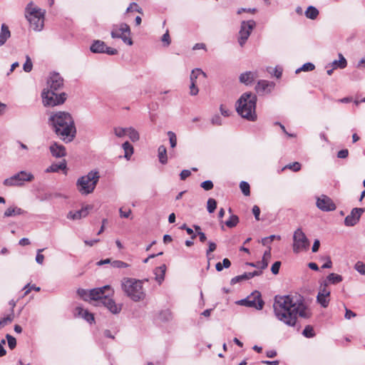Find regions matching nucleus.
Returning <instances> with one entry per match:
<instances>
[{"label": "nucleus", "instance_id": "3", "mask_svg": "<svg viewBox=\"0 0 365 365\" xmlns=\"http://www.w3.org/2000/svg\"><path fill=\"white\" fill-rule=\"evenodd\" d=\"M257 96L251 92L242 94L236 103V110L243 118L249 121H256L257 115L256 113Z\"/></svg>", "mask_w": 365, "mask_h": 365}, {"label": "nucleus", "instance_id": "62", "mask_svg": "<svg viewBox=\"0 0 365 365\" xmlns=\"http://www.w3.org/2000/svg\"><path fill=\"white\" fill-rule=\"evenodd\" d=\"M191 175V172L189 170H182L180 174V178L181 180H185L187 178H188Z\"/></svg>", "mask_w": 365, "mask_h": 365}, {"label": "nucleus", "instance_id": "51", "mask_svg": "<svg viewBox=\"0 0 365 365\" xmlns=\"http://www.w3.org/2000/svg\"><path fill=\"white\" fill-rule=\"evenodd\" d=\"M111 266L115 268H126L128 267V264L120 261V260H114L111 262Z\"/></svg>", "mask_w": 365, "mask_h": 365}, {"label": "nucleus", "instance_id": "15", "mask_svg": "<svg viewBox=\"0 0 365 365\" xmlns=\"http://www.w3.org/2000/svg\"><path fill=\"white\" fill-rule=\"evenodd\" d=\"M364 211V208H354L351 211V213L345 217L344 225L348 227H351L356 225Z\"/></svg>", "mask_w": 365, "mask_h": 365}, {"label": "nucleus", "instance_id": "64", "mask_svg": "<svg viewBox=\"0 0 365 365\" xmlns=\"http://www.w3.org/2000/svg\"><path fill=\"white\" fill-rule=\"evenodd\" d=\"M349 155V150L347 149H343L338 152L337 157L339 158H346Z\"/></svg>", "mask_w": 365, "mask_h": 365}, {"label": "nucleus", "instance_id": "4", "mask_svg": "<svg viewBox=\"0 0 365 365\" xmlns=\"http://www.w3.org/2000/svg\"><path fill=\"white\" fill-rule=\"evenodd\" d=\"M113 294L110 286L105 285L102 287L94 288L90 290L91 299L101 300V303L113 314H118L121 310V307L117 305L109 296Z\"/></svg>", "mask_w": 365, "mask_h": 365}, {"label": "nucleus", "instance_id": "28", "mask_svg": "<svg viewBox=\"0 0 365 365\" xmlns=\"http://www.w3.org/2000/svg\"><path fill=\"white\" fill-rule=\"evenodd\" d=\"M342 280H343V277L340 274H335V273H331L327 277V279L324 281L327 282V284H336L342 282Z\"/></svg>", "mask_w": 365, "mask_h": 365}, {"label": "nucleus", "instance_id": "34", "mask_svg": "<svg viewBox=\"0 0 365 365\" xmlns=\"http://www.w3.org/2000/svg\"><path fill=\"white\" fill-rule=\"evenodd\" d=\"M126 135H128L129 138L133 141L135 142L138 141L140 138L138 132L133 128L130 127L127 128V133Z\"/></svg>", "mask_w": 365, "mask_h": 365}, {"label": "nucleus", "instance_id": "13", "mask_svg": "<svg viewBox=\"0 0 365 365\" xmlns=\"http://www.w3.org/2000/svg\"><path fill=\"white\" fill-rule=\"evenodd\" d=\"M255 26L256 22L254 20L241 22L238 37V43L241 47L244 46Z\"/></svg>", "mask_w": 365, "mask_h": 365}, {"label": "nucleus", "instance_id": "19", "mask_svg": "<svg viewBox=\"0 0 365 365\" xmlns=\"http://www.w3.org/2000/svg\"><path fill=\"white\" fill-rule=\"evenodd\" d=\"M49 150L52 156L57 158L64 157L66 155V148L57 143H52L49 147Z\"/></svg>", "mask_w": 365, "mask_h": 365}, {"label": "nucleus", "instance_id": "24", "mask_svg": "<svg viewBox=\"0 0 365 365\" xmlns=\"http://www.w3.org/2000/svg\"><path fill=\"white\" fill-rule=\"evenodd\" d=\"M26 212L20 207L14 206L8 207L4 213V217H9L16 215H24Z\"/></svg>", "mask_w": 365, "mask_h": 365}, {"label": "nucleus", "instance_id": "22", "mask_svg": "<svg viewBox=\"0 0 365 365\" xmlns=\"http://www.w3.org/2000/svg\"><path fill=\"white\" fill-rule=\"evenodd\" d=\"M76 314H77L79 317H81L90 324L94 322L93 314L90 313L87 309H84L82 307H77L76 308Z\"/></svg>", "mask_w": 365, "mask_h": 365}, {"label": "nucleus", "instance_id": "16", "mask_svg": "<svg viewBox=\"0 0 365 365\" xmlns=\"http://www.w3.org/2000/svg\"><path fill=\"white\" fill-rule=\"evenodd\" d=\"M317 207L324 212L333 211L336 209V205L333 200L327 195H322L317 200Z\"/></svg>", "mask_w": 365, "mask_h": 365}, {"label": "nucleus", "instance_id": "32", "mask_svg": "<svg viewBox=\"0 0 365 365\" xmlns=\"http://www.w3.org/2000/svg\"><path fill=\"white\" fill-rule=\"evenodd\" d=\"M200 75H202L204 78L207 77V75L200 68H195L191 71L190 79V83L193 82L196 83V79Z\"/></svg>", "mask_w": 365, "mask_h": 365}, {"label": "nucleus", "instance_id": "17", "mask_svg": "<svg viewBox=\"0 0 365 365\" xmlns=\"http://www.w3.org/2000/svg\"><path fill=\"white\" fill-rule=\"evenodd\" d=\"M93 206L91 205H86L85 207H83L81 210L77 211H70L67 215V218L76 220H80L82 217H86L89 211L92 210Z\"/></svg>", "mask_w": 365, "mask_h": 365}, {"label": "nucleus", "instance_id": "2", "mask_svg": "<svg viewBox=\"0 0 365 365\" xmlns=\"http://www.w3.org/2000/svg\"><path fill=\"white\" fill-rule=\"evenodd\" d=\"M48 125L55 133L65 143L71 142L76 133L71 115L65 111L52 113L48 118Z\"/></svg>", "mask_w": 365, "mask_h": 365}, {"label": "nucleus", "instance_id": "38", "mask_svg": "<svg viewBox=\"0 0 365 365\" xmlns=\"http://www.w3.org/2000/svg\"><path fill=\"white\" fill-rule=\"evenodd\" d=\"M302 334L307 338H312L315 336V332L311 325H307L304 327Z\"/></svg>", "mask_w": 365, "mask_h": 365}, {"label": "nucleus", "instance_id": "21", "mask_svg": "<svg viewBox=\"0 0 365 365\" xmlns=\"http://www.w3.org/2000/svg\"><path fill=\"white\" fill-rule=\"evenodd\" d=\"M257 77L255 72L247 71L241 73L240 76V81L245 85L251 84L255 79Z\"/></svg>", "mask_w": 365, "mask_h": 365}, {"label": "nucleus", "instance_id": "54", "mask_svg": "<svg viewBox=\"0 0 365 365\" xmlns=\"http://www.w3.org/2000/svg\"><path fill=\"white\" fill-rule=\"evenodd\" d=\"M24 290H25V292H24V296H25V295H27L31 290H35L37 292L40 291V287H36L35 284L30 285V284H27L24 287Z\"/></svg>", "mask_w": 365, "mask_h": 365}, {"label": "nucleus", "instance_id": "45", "mask_svg": "<svg viewBox=\"0 0 365 365\" xmlns=\"http://www.w3.org/2000/svg\"><path fill=\"white\" fill-rule=\"evenodd\" d=\"M113 133L115 135V136L118 138H123L127 133V128H123L121 127H115L113 128Z\"/></svg>", "mask_w": 365, "mask_h": 365}, {"label": "nucleus", "instance_id": "36", "mask_svg": "<svg viewBox=\"0 0 365 365\" xmlns=\"http://www.w3.org/2000/svg\"><path fill=\"white\" fill-rule=\"evenodd\" d=\"M328 284L327 281H323L320 283V287L318 294L330 297V290L327 288Z\"/></svg>", "mask_w": 365, "mask_h": 365}, {"label": "nucleus", "instance_id": "63", "mask_svg": "<svg viewBox=\"0 0 365 365\" xmlns=\"http://www.w3.org/2000/svg\"><path fill=\"white\" fill-rule=\"evenodd\" d=\"M252 213L257 220H259L260 209L257 205H254L252 207Z\"/></svg>", "mask_w": 365, "mask_h": 365}, {"label": "nucleus", "instance_id": "37", "mask_svg": "<svg viewBox=\"0 0 365 365\" xmlns=\"http://www.w3.org/2000/svg\"><path fill=\"white\" fill-rule=\"evenodd\" d=\"M239 222V217L235 215H232L230 217L229 220L225 222L226 226H227L230 228L235 227Z\"/></svg>", "mask_w": 365, "mask_h": 365}, {"label": "nucleus", "instance_id": "31", "mask_svg": "<svg viewBox=\"0 0 365 365\" xmlns=\"http://www.w3.org/2000/svg\"><path fill=\"white\" fill-rule=\"evenodd\" d=\"M122 147H123V148L124 150V152H125L124 157L127 160H129L130 158V156L133 153V145L130 143L126 141L124 143H123Z\"/></svg>", "mask_w": 365, "mask_h": 365}, {"label": "nucleus", "instance_id": "52", "mask_svg": "<svg viewBox=\"0 0 365 365\" xmlns=\"http://www.w3.org/2000/svg\"><path fill=\"white\" fill-rule=\"evenodd\" d=\"M200 187L202 188H203L205 190L208 191V190H212L213 188L214 185H213L212 181H211L210 180H205V181L202 182L200 184Z\"/></svg>", "mask_w": 365, "mask_h": 365}, {"label": "nucleus", "instance_id": "6", "mask_svg": "<svg viewBox=\"0 0 365 365\" xmlns=\"http://www.w3.org/2000/svg\"><path fill=\"white\" fill-rule=\"evenodd\" d=\"M122 288L126 295L134 302H138L145 297L140 280L132 278L124 279L122 282Z\"/></svg>", "mask_w": 365, "mask_h": 365}, {"label": "nucleus", "instance_id": "60", "mask_svg": "<svg viewBox=\"0 0 365 365\" xmlns=\"http://www.w3.org/2000/svg\"><path fill=\"white\" fill-rule=\"evenodd\" d=\"M211 123L214 125H221L222 118L219 115H215L211 118Z\"/></svg>", "mask_w": 365, "mask_h": 365}, {"label": "nucleus", "instance_id": "49", "mask_svg": "<svg viewBox=\"0 0 365 365\" xmlns=\"http://www.w3.org/2000/svg\"><path fill=\"white\" fill-rule=\"evenodd\" d=\"M14 316L13 313L7 315L6 317L0 318V324H1L2 327H4L9 323H11L14 320Z\"/></svg>", "mask_w": 365, "mask_h": 365}, {"label": "nucleus", "instance_id": "10", "mask_svg": "<svg viewBox=\"0 0 365 365\" xmlns=\"http://www.w3.org/2000/svg\"><path fill=\"white\" fill-rule=\"evenodd\" d=\"M310 245L309 240L301 228H297L293 234V252L296 254L307 251Z\"/></svg>", "mask_w": 365, "mask_h": 365}, {"label": "nucleus", "instance_id": "14", "mask_svg": "<svg viewBox=\"0 0 365 365\" xmlns=\"http://www.w3.org/2000/svg\"><path fill=\"white\" fill-rule=\"evenodd\" d=\"M63 86V79L58 73L51 74L47 80V88L46 89L57 91Z\"/></svg>", "mask_w": 365, "mask_h": 365}, {"label": "nucleus", "instance_id": "47", "mask_svg": "<svg viewBox=\"0 0 365 365\" xmlns=\"http://www.w3.org/2000/svg\"><path fill=\"white\" fill-rule=\"evenodd\" d=\"M168 135L169 137V141L171 148H175L177 145V137L173 131H168Z\"/></svg>", "mask_w": 365, "mask_h": 365}, {"label": "nucleus", "instance_id": "39", "mask_svg": "<svg viewBox=\"0 0 365 365\" xmlns=\"http://www.w3.org/2000/svg\"><path fill=\"white\" fill-rule=\"evenodd\" d=\"M240 188L244 195L249 196L250 195V187L248 182L245 181L240 182Z\"/></svg>", "mask_w": 365, "mask_h": 365}, {"label": "nucleus", "instance_id": "35", "mask_svg": "<svg viewBox=\"0 0 365 365\" xmlns=\"http://www.w3.org/2000/svg\"><path fill=\"white\" fill-rule=\"evenodd\" d=\"M317 301L322 307L326 308L329 306L330 298L328 296L317 294Z\"/></svg>", "mask_w": 365, "mask_h": 365}, {"label": "nucleus", "instance_id": "43", "mask_svg": "<svg viewBox=\"0 0 365 365\" xmlns=\"http://www.w3.org/2000/svg\"><path fill=\"white\" fill-rule=\"evenodd\" d=\"M285 169H289V170H292L294 172H297V171L300 170V169H301V164L299 163H298V162H294V163H289V164L285 165L282 168V170H284Z\"/></svg>", "mask_w": 365, "mask_h": 365}, {"label": "nucleus", "instance_id": "7", "mask_svg": "<svg viewBox=\"0 0 365 365\" xmlns=\"http://www.w3.org/2000/svg\"><path fill=\"white\" fill-rule=\"evenodd\" d=\"M45 11L34 6L30 2L26 7V18L29 21L31 27L36 31L43 29L44 25Z\"/></svg>", "mask_w": 365, "mask_h": 365}, {"label": "nucleus", "instance_id": "55", "mask_svg": "<svg viewBox=\"0 0 365 365\" xmlns=\"http://www.w3.org/2000/svg\"><path fill=\"white\" fill-rule=\"evenodd\" d=\"M77 293L81 298H83L85 300H86L88 297L91 299L90 291L88 292L87 290L83 289H78Z\"/></svg>", "mask_w": 365, "mask_h": 365}, {"label": "nucleus", "instance_id": "42", "mask_svg": "<svg viewBox=\"0 0 365 365\" xmlns=\"http://www.w3.org/2000/svg\"><path fill=\"white\" fill-rule=\"evenodd\" d=\"M217 207V202L213 198H209L207 202V209L209 213H212Z\"/></svg>", "mask_w": 365, "mask_h": 365}, {"label": "nucleus", "instance_id": "8", "mask_svg": "<svg viewBox=\"0 0 365 365\" xmlns=\"http://www.w3.org/2000/svg\"><path fill=\"white\" fill-rule=\"evenodd\" d=\"M66 93H61L58 94L56 91L43 89L41 93L42 101L44 106H56L63 104L66 100Z\"/></svg>", "mask_w": 365, "mask_h": 365}, {"label": "nucleus", "instance_id": "27", "mask_svg": "<svg viewBox=\"0 0 365 365\" xmlns=\"http://www.w3.org/2000/svg\"><path fill=\"white\" fill-rule=\"evenodd\" d=\"M158 158L161 164L165 165L168 163L167 150L164 145H160L158 149Z\"/></svg>", "mask_w": 365, "mask_h": 365}, {"label": "nucleus", "instance_id": "46", "mask_svg": "<svg viewBox=\"0 0 365 365\" xmlns=\"http://www.w3.org/2000/svg\"><path fill=\"white\" fill-rule=\"evenodd\" d=\"M354 269L361 274L365 275V264L361 261H358L355 265Z\"/></svg>", "mask_w": 365, "mask_h": 365}, {"label": "nucleus", "instance_id": "25", "mask_svg": "<svg viewBox=\"0 0 365 365\" xmlns=\"http://www.w3.org/2000/svg\"><path fill=\"white\" fill-rule=\"evenodd\" d=\"M166 271V265L162 264L160 267H158L154 270V274L155 275V280L159 283L161 284L162 282L164 280L165 274Z\"/></svg>", "mask_w": 365, "mask_h": 365}, {"label": "nucleus", "instance_id": "29", "mask_svg": "<svg viewBox=\"0 0 365 365\" xmlns=\"http://www.w3.org/2000/svg\"><path fill=\"white\" fill-rule=\"evenodd\" d=\"M339 61L334 60L331 63L333 69H335L336 68H344L346 67V66H347L346 60L341 53H339Z\"/></svg>", "mask_w": 365, "mask_h": 365}, {"label": "nucleus", "instance_id": "11", "mask_svg": "<svg viewBox=\"0 0 365 365\" xmlns=\"http://www.w3.org/2000/svg\"><path fill=\"white\" fill-rule=\"evenodd\" d=\"M130 34V26L125 23H122L118 26H113L110 32L113 38H121L124 43L131 46L133 45V41L129 37Z\"/></svg>", "mask_w": 365, "mask_h": 365}, {"label": "nucleus", "instance_id": "61", "mask_svg": "<svg viewBox=\"0 0 365 365\" xmlns=\"http://www.w3.org/2000/svg\"><path fill=\"white\" fill-rule=\"evenodd\" d=\"M190 89V93L191 96H196L199 92V90H198L197 87L196 86V83H195L193 82L191 83Z\"/></svg>", "mask_w": 365, "mask_h": 365}, {"label": "nucleus", "instance_id": "23", "mask_svg": "<svg viewBox=\"0 0 365 365\" xmlns=\"http://www.w3.org/2000/svg\"><path fill=\"white\" fill-rule=\"evenodd\" d=\"M105 48H106V43L100 40L94 41L90 47L91 51L94 53H103Z\"/></svg>", "mask_w": 365, "mask_h": 365}, {"label": "nucleus", "instance_id": "40", "mask_svg": "<svg viewBox=\"0 0 365 365\" xmlns=\"http://www.w3.org/2000/svg\"><path fill=\"white\" fill-rule=\"evenodd\" d=\"M315 68V66L312 63H306L302 67L297 68L296 70V73H298L301 71H312Z\"/></svg>", "mask_w": 365, "mask_h": 365}, {"label": "nucleus", "instance_id": "44", "mask_svg": "<svg viewBox=\"0 0 365 365\" xmlns=\"http://www.w3.org/2000/svg\"><path fill=\"white\" fill-rule=\"evenodd\" d=\"M281 240V237L279 235H272L269 237H264L262 239V244L263 245H267L268 244L271 243L274 240Z\"/></svg>", "mask_w": 365, "mask_h": 365}, {"label": "nucleus", "instance_id": "1", "mask_svg": "<svg viewBox=\"0 0 365 365\" xmlns=\"http://www.w3.org/2000/svg\"><path fill=\"white\" fill-rule=\"evenodd\" d=\"M276 318L289 327H294L297 317L309 319L312 312L301 295H277L273 303Z\"/></svg>", "mask_w": 365, "mask_h": 365}, {"label": "nucleus", "instance_id": "41", "mask_svg": "<svg viewBox=\"0 0 365 365\" xmlns=\"http://www.w3.org/2000/svg\"><path fill=\"white\" fill-rule=\"evenodd\" d=\"M248 279H249V277H248L247 272H245L244 274H242L241 275H238V276L233 277L230 281V284H235L242 281L248 280Z\"/></svg>", "mask_w": 365, "mask_h": 365}, {"label": "nucleus", "instance_id": "58", "mask_svg": "<svg viewBox=\"0 0 365 365\" xmlns=\"http://www.w3.org/2000/svg\"><path fill=\"white\" fill-rule=\"evenodd\" d=\"M280 266H281V262L279 261L275 262L272 265V267H271V271H272V274H277L279 273Z\"/></svg>", "mask_w": 365, "mask_h": 365}, {"label": "nucleus", "instance_id": "56", "mask_svg": "<svg viewBox=\"0 0 365 365\" xmlns=\"http://www.w3.org/2000/svg\"><path fill=\"white\" fill-rule=\"evenodd\" d=\"M161 41L165 43V46H168L170 44V37L168 31H167L162 36Z\"/></svg>", "mask_w": 365, "mask_h": 365}, {"label": "nucleus", "instance_id": "50", "mask_svg": "<svg viewBox=\"0 0 365 365\" xmlns=\"http://www.w3.org/2000/svg\"><path fill=\"white\" fill-rule=\"evenodd\" d=\"M26 62L24 63L23 68L26 72H30L32 70L33 64L29 56H26Z\"/></svg>", "mask_w": 365, "mask_h": 365}, {"label": "nucleus", "instance_id": "48", "mask_svg": "<svg viewBox=\"0 0 365 365\" xmlns=\"http://www.w3.org/2000/svg\"><path fill=\"white\" fill-rule=\"evenodd\" d=\"M6 339H7L9 347L11 349H14L16 346V339L9 334L6 335Z\"/></svg>", "mask_w": 365, "mask_h": 365}, {"label": "nucleus", "instance_id": "5", "mask_svg": "<svg viewBox=\"0 0 365 365\" xmlns=\"http://www.w3.org/2000/svg\"><path fill=\"white\" fill-rule=\"evenodd\" d=\"M100 179V175L97 170H91L87 175L81 176L76 181L78 191L82 195H88L92 193Z\"/></svg>", "mask_w": 365, "mask_h": 365}, {"label": "nucleus", "instance_id": "33", "mask_svg": "<svg viewBox=\"0 0 365 365\" xmlns=\"http://www.w3.org/2000/svg\"><path fill=\"white\" fill-rule=\"evenodd\" d=\"M66 168L65 163H53L46 169V172L56 173Z\"/></svg>", "mask_w": 365, "mask_h": 365}, {"label": "nucleus", "instance_id": "26", "mask_svg": "<svg viewBox=\"0 0 365 365\" xmlns=\"http://www.w3.org/2000/svg\"><path fill=\"white\" fill-rule=\"evenodd\" d=\"M11 33L7 26L2 24L0 32V46L4 45L10 37Z\"/></svg>", "mask_w": 365, "mask_h": 365}, {"label": "nucleus", "instance_id": "30", "mask_svg": "<svg viewBox=\"0 0 365 365\" xmlns=\"http://www.w3.org/2000/svg\"><path fill=\"white\" fill-rule=\"evenodd\" d=\"M319 15V11L317 8L313 6H309L305 11V16L307 18L314 20L317 18Z\"/></svg>", "mask_w": 365, "mask_h": 365}, {"label": "nucleus", "instance_id": "20", "mask_svg": "<svg viewBox=\"0 0 365 365\" xmlns=\"http://www.w3.org/2000/svg\"><path fill=\"white\" fill-rule=\"evenodd\" d=\"M273 87V83H270L265 80H260L258 81L255 89L257 93H269Z\"/></svg>", "mask_w": 365, "mask_h": 365}, {"label": "nucleus", "instance_id": "12", "mask_svg": "<svg viewBox=\"0 0 365 365\" xmlns=\"http://www.w3.org/2000/svg\"><path fill=\"white\" fill-rule=\"evenodd\" d=\"M238 304L247 307H252L257 310H261L264 307V302L262 299L261 293L258 291H255L247 298L239 301Z\"/></svg>", "mask_w": 365, "mask_h": 365}, {"label": "nucleus", "instance_id": "59", "mask_svg": "<svg viewBox=\"0 0 365 365\" xmlns=\"http://www.w3.org/2000/svg\"><path fill=\"white\" fill-rule=\"evenodd\" d=\"M43 251V249L38 250L37 255L36 256V261L38 264H42L44 260V256L41 253Z\"/></svg>", "mask_w": 365, "mask_h": 365}, {"label": "nucleus", "instance_id": "18", "mask_svg": "<svg viewBox=\"0 0 365 365\" xmlns=\"http://www.w3.org/2000/svg\"><path fill=\"white\" fill-rule=\"evenodd\" d=\"M271 259V247H269L268 250H266L263 255L262 261H259L256 263H249V265L257 267L261 269H264L267 267L269 260Z\"/></svg>", "mask_w": 365, "mask_h": 365}, {"label": "nucleus", "instance_id": "57", "mask_svg": "<svg viewBox=\"0 0 365 365\" xmlns=\"http://www.w3.org/2000/svg\"><path fill=\"white\" fill-rule=\"evenodd\" d=\"M217 248V245L213 242H208V249L206 251V255L209 257V255L211 252H214Z\"/></svg>", "mask_w": 365, "mask_h": 365}, {"label": "nucleus", "instance_id": "53", "mask_svg": "<svg viewBox=\"0 0 365 365\" xmlns=\"http://www.w3.org/2000/svg\"><path fill=\"white\" fill-rule=\"evenodd\" d=\"M160 317L162 320L169 321L172 319V313L169 310L162 311Z\"/></svg>", "mask_w": 365, "mask_h": 365}, {"label": "nucleus", "instance_id": "9", "mask_svg": "<svg viewBox=\"0 0 365 365\" xmlns=\"http://www.w3.org/2000/svg\"><path fill=\"white\" fill-rule=\"evenodd\" d=\"M34 179V176L31 173L21 170L5 179L3 184L7 187H20L23 186L25 182H31Z\"/></svg>", "mask_w": 365, "mask_h": 365}]
</instances>
